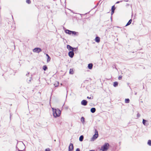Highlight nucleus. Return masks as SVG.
Instances as JSON below:
<instances>
[{"mask_svg":"<svg viewBox=\"0 0 151 151\" xmlns=\"http://www.w3.org/2000/svg\"><path fill=\"white\" fill-rule=\"evenodd\" d=\"M76 151H80V149L79 148H77L76 150Z\"/></svg>","mask_w":151,"mask_h":151,"instance_id":"c756f323","label":"nucleus"},{"mask_svg":"<svg viewBox=\"0 0 151 151\" xmlns=\"http://www.w3.org/2000/svg\"><path fill=\"white\" fill-rule=\"evenodd\" d=\"M87 102L86 100H83L81 102L82 105L84 106H86L87 104Z\"/></svg>","mask_w":151,"mask_h":151,"instance_id":"0eeeda50","label":"nucleus"},{"mask_svg":"<svg viewBox=\"0 0 151 151\" xmlns=\"http://www.w3.org/2000/svg\"><path fill=\"white\" fill-rule=\"evenodd\" d=\"M146 121L145 120H144V119H143L142 122H143V124L144 125H146Z\"/></svg>","mask_w":151,"mask_h":151,"instance_id":"393cba45","label":"nucleus"},{"mask_svg":"<svg viewBox=\"0 0 151 151\" xmlns=\"http://www.w3.org/2000/svg\"><path fill=\"white\" fill-rule=\"evenodd\" d=\"M137 116L139 117L140 116V114H138L137 115Z\"/></svg>","mask_w":151,"mask_h":151,"instance_id":"7c9ffc66","label":"nucleus"},{"mask_svg":"<svg viewBox=\"0 0 151 151\" xmlns=\"http://www.w3.org/2000/svg\"><path fill=\"white\" fill-rule=\"evenodd\" d=\"M59 84V82L58 81H56L55 82V83L54 84V85L55 86L57 87L58 86Z\"/></svg>","mask_w":151,"mask_h":151,"instance_id":"412c9836","label":"nucleus"},{"mask_svg":"<svg viewBox=\"0 0 151 151\" xmlns=\"http://www.w3.org/2000/svg\"><path fill=\"white\" fill-rule=\"evenodd\" d=\"M90 151H94L93 150H90Z\"/></svg>","mask_w":151,"mask_h":151,"instance_id":"f704fd0d","label":"nucleus"},{"mask_svg":"<svg viewBox=\"0 0 151 151\" xmlns=\"http://www.w3.org/2000/svg\"><path fill=\"white\" fill-rule=\"evenodd\" d=\"M83 135H81L79 137V140L80 141H82L83 139Z\"/></svg>","mask_w":151,"mask_h":151,"instance_id":"dca6fc26","label":"nucleus"},{"mask_svg":"<svg viewBox=\"0 0 151 151\" xmlns=\"http://www.w3.org/2000/svg\"><path fill=\"white\" fill-rule=\"evenodd\" d=\"M45 151H50V150L49 148L46 149L45 150Z\"/></svg>","mask_w":151,"mask_h":151,"instance_id":"c85d7f7f","label":"nucleus"},{"mask_svg":"<svg viewBox=\"0 0 151 151\" xmlns=\"http://www.w3.org/2000/svg\"><path fill=\"white\" fill-rule=\"evenodd\" d=\"M42 50L39 47L35 48L33 50V52H34L39 53Z\"/></svg>","mask_w":151,"mask_h":151,"instance_id":"20e7f679","label":"nucleus"},{"mask_svg":"<svg viewBox=\"0 0 151 151\" xmlns=\"http://www.w3.org/2000/svg\"><path fill=\"white\" fill-rule=\"evenodd\" d=\"M147 144L150 146H151V140H149L148 141Z\"/></svg>","mask_w":151,"mask_h":151,"instance_id":"5701e85b","label":"nucleus"},{"mask_svg":"<svg viewBox=\"0 0 151 151\" xmlns=\"http://www.w3.org/2000/svg\"><path fill=\"white\" fill-rule=\"evenodd\" d=\"M43 69L45 71L47 69V68L46 65H44L43 66Z\"/></svg>","mask_w":151,"mask_h":151,"instance_id":"a211bd4d","label":"nucleus"},{"mask_svg":"<svg viewBox=\"0 0 151 151\" xmlns=\"http://www.w3.org/2000/svg\"><path fill=\"white\" fill-rule=\"evenodd\" d=\"M95 40L96 42L99 43L100 42V38L99 37H96L95 38Z\"/></svg>","mask_w":151,"mask_h":151,"instance_id":"9d476101","label":"nucleus"},{"mask_svg":"<svg viewBox=\"0 0 151 151\" xmlns=\"http://www.w3.org/2000/svg\"><path fill=\"white\" fill-rule=\"evenodd\" d=\"M51 58L49 56H48L47 57V62H48L50 60Z\"/></svg>","mask_w":151,"mask_h":151,"instance_id":"b1692460","label":"nucleus"},{"mask_svg":"<svg viewBox=\"0 0 151 151\" xmlns=\"http://www.w3.org/2000/svg\"><path fill=\"white\" fill-rule=\"evenodd\" d=\"M98 136L99 134L98 132L97 129H95V134L93 135L92 138V139L93 140L95 139L98 137Z\"/></svg>","mask_w":151,"mask_h":151,"instance_id":"7ed1b4c3","label":"nucleus"},{"mask_svg":"<svg viewBox=\"0 0 151 151\" xmlns=\"http://www.w3.org/2000/svg\"><path fill=\"white\" fill-rule=\"evenodd\" d=\"M93 64L92 63H90L88 65V68L89 69H91L93 67Z\"/></svg>","mask_w":151,"mask_h":151,"instance_id":"ddd939ff","label":"nucleus"},{"mask_svg":"<svg viewBox=\"0 0 151 151\" xmlns=\"http://www.w3.org/2000/svg\"><path fill=\"white\" fill-rule=\"evenodd\" d=\"M18 151H23L22 150H19Z\"/></svg>","mask_w":151,"mask_h":151,"instance_id":"72a5a7b5","label":"nucleus"},{"mask_svg":"<svg viewBox=\"0 0 151 151\" xmlns=\"http://www.w3.org/2000/svg\"><path fill=\"white\" fill-rule=\"evenodd\" d=\"M87 98L88 99H93V96H92L91 97H89V96H87Z\"/></svg>","mask_w":151,"mask_h":151,"instance_id":"bb28decb","label":"nucleus"},{"mask_svg":"<svg viewBox=\"0 0 151 151\" xmlns=\"http://www.w3.org/2000/svg\"><path fill=\"white\" fill-rule=\"evenodd\" d=\"M84 120H85V119L84 117H82L81 118V121L83 123H84V121H85Z\"/></svg>","mask_w":151,"mask_h":151,"instance_id":"4be33fe9","label":"nucleus"},{"mask_svg":"<svg viewBox=\"0 0 151 151\" xmlns=\"http://www.w3.org/2000/svg\"><path fill=\"white\" fill-rule=\"evenodd\" d=\"M125 102L126 103H128L129 102V100L128 99H125Z\"/></svg>","mask_w":151,"mask_h":151,"instance_id":"aec40b11","label":"nucleus"},{"mask_svg":"<svg viewBox=\"0 0 151 151\" xmlns=\"http://www.w3.org/2000/svg\"><path fill=\"white\" fill-rule=\"evenodd\" d=\"M115 9V7L114 5L111 8V14H112L114 12V10Z\"/></svg>","mask_w":151,"mask_h":151,"instance_id":"9b49d317","label":"nucleus"},{"mask_svg":"<svg viewBox=\"0 0 151 151\" xmlns=\"http://www.w3.org/2000/svg\"><path fill=\"white\" fill-rule=\"evenodd\" d=\"M46 55L47 56V57H48V56H49L48 54H46Z\"/></svg>","mask_w":151,"mask_h":151,"instance_id":"2f4dec72","label":"nucleus"},{"mask_svg":"<svg viewBox=\"0 0 151 151\" xmlns=\"http://www.w3.org/2000/svg\"><path fill=\"white\" fill-rule=\"evenodd\" d=\"M78 32H77L75 31H71V35H78Z\"/></svg>","mask_w":151,"mask_h":151,"instance_id":"1a4fd4ad","label":"nucleus"},{"mask_svg":"<svg viewBox=\"0 0 151 151\" xmlns=\"http://www.w3.org/2000/svg\"><path fill=\"white\" fill-rule=\"evenodd\" d=\"M71 31L69 30L68 29H66L65 31V32L66 33L70 35H71Z\"/></svg>","mask_w":151,"mask_h":151,"instance_id":"f8f14e48","label":"nucleus"},{"mask_svg":"<svg viewBox=\"0 0 151 151\" xmlns=\"http://www.w3.org/2000/svg\"><path fill=\"white\" fill-rule=\"evenodd\" d=\"M73 145L72 144L70 143V145L69 147V149L68 151H73Z\"/></svg>","mask_w":151,"mask_h":151,"instance_id":"39448f33","label":"nucleus"},{"mask_svg":"<svg viewBox=\"0 0 151 151\" xmlns=\"http://www.w3.org/2000/svg\"><path fill=\"white\" fill-rule=\"evenodd\" d=\"M74 71L72 69H70L69 71V73L70 74H73V73Z\"/></svg>","mask_w":151,"mask_h":151,"instance_id":"6ab92c4d","label":"nucleus"},{"mask_svg":"<svg viewBox=\"0 0 151 151\" xmlns=\"http://www.w3.org/2000/svg\"><path fill=\"white\" fill-rule=\"evenodd\" d=\"M118 83L117 82H114L113 86L114 87H116L118 86Z\"/></svg>","mask_w":151,"mask_h":151,"instance_id":"f3484780","label":"nucleus"},{"mask_svg":"<svg viewBox=\"0 0 151 151\" xmlns=\"http://www.w3.org/2000/svg\"><path fill=\"white\" fill-rule=\"evenodd\" d=\"M68 55L71 58L73 57L74 55L73 51H71L68 52Z\"/></svg>","mask_w":151,"mask_h":151,"instance_id":"423d86ee","label":"nucleus"},{"mask_svg":"<svg viewBox=\"0 0 151 151\" xmlns=\"http://www.w3.org/2000/svg\"><path fill=\"white\" fill-rule=\"evenodd\" d=\"M26 2L28 4L31 3V1L30 0H26Z\"/></svg>","mask_w":151,"mask_h":151,"instance_id":"a878e982","label":"nucleus"},{"mask_svg":"<svg viewBox=\"0 0 151 151\" xmlns=\"http://www.w3.org/2000/svg\"><path fill=\"white\" fill-rule=\"evenodd\" d=\"M119 2L118 1L116 3V4H118V3H119Z\"/></svg>","mask_w":151,"mask_h":151,"instance_id":"473e14b6","label":"nucleus"},{"mask_svg":"<svg viewBox=\"0 0 151 151\" xmlns=\"http://www.w3.org/2000/svg\"><path fill=\"white\" fill-rule=\"evenodd\" d=\"M122 76H119L118 78L119 80H121L122 79Z\"/></svg>","mask_w":151,"mask_h":151,"instance_id":"cd10ccee","label":"nucleus"},{"mask_svg":"<svg viewBox=\"0 0 151 151\" xmlns=\"http://www.w3.org/2000/svg\"><path fill=\"white\" fill-rule=\"evenodd\" d=\"M109 144L107 143H106L103 145V146L101 147V149H100V150H102V151H106L109 149Z\"/></svg>","mask_w":151,"mask_h":151,"instance_id":"f03ea898","label":"nucleus"},{"mask_svg":"<svg viewBox=\"0 0 151 151\" xmlns=\"http://www.w3.org/2000/svg\"><path fill=\"white\" fill-rule=\"evenodd\" d=\"M91 111L92 113L95 112L96 111V109L95 108H92L91 109Z\"/></svg>","mask_w":151,"mask_h":151,"instance_id":"4468645a","label":"nucleus"},{"mask_svg":"<svg viewBox=\"0 0 151 151\" xmlns=\"http://www.w3.org/2000/svg\"><path fill=\"white\" fill-rule=\"evenodd\" d=\"M53 111V115L54 117H56L60 116L61 114V111L58 109L52 108Z\"/></svg>","mask_w":151,"mask_h":151,"instance_id":"f257e3e1","label":"nucleus"},{"mask_svg":"<svg viewBox=\"0 0 151 151\" xmlns=\"http://www.w3.org/2000/svg\"><path fill=\"white\" fill-rule=\"evenodd\" d=\"M132 22V20L131 19H130V20H129V22H128V23H127V24L126 25V26H128V25H129V24H131Z\"/></svg>","mask_w":151,"mask_h":151,"instance_id":"2eb2a0df","label":"nucleus"},{"mask_svg":"<svg viewBox=\"0 0 151 151\" xmlns=\"http://www.w3.org/2000/svg\"><path fill=\"white\" fill-rule=\"evenodd\" d=\"M67 48L69 50H70L71 51H73L74 50V48L71 47L70 45H67Z\"/></svg>","mask_w":151,"mask_h":151,"instance_id":"6e6552de","label":"nucleus"}]
</instances>
